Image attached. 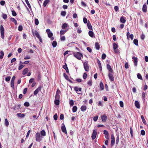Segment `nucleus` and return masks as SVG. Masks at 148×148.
<instances>
[{
  "label": "nucleus",
  "mask_w": 148,
  "mask_h": 148,
  "mask_svg": "<svg viewBox=\"0 0 148 148\" xmlns=\"http://www.w3.org/2000/svg\"><path fill=\"white\" fill-rule=\"evenodd\" d=\"M111 145L112 146H113L115 142V138L113 134H112L111 136Z\"/></svg>",
  "instance_id": "8"
},
{
  "label": "nucleus",
  "mask_w": 148,
  "mask_h": 148,
  "mask_svg": "<svg viewBox=\"0 0 148 148\" xmlns=\"http://www.w3.org/2000/svg\"><path fill=\"white\" fill-rule=\"evenodd\" d=\"M61 129L62 131L65 134H67V132L66 128L64 123L62 124V126L61 127Z\"/></svg>",
  "instance_id": "7"
},
{
  "label": "nucleus",
  "mask_w": 148,
  "mask_h": 148,
  "mask_svg": "<svg viewBox=\"0 0 148 148\" xmlns=\"http://www.w3.org/2000/svg\"><path fill=\"white\" fill-rule=\"evenodd\" d=\"M107 68L108 70L109 73H113V70L110 66V65L109 64H108L107 65Z\"/></svg>",
  "instance_id": "14"
},
{
  "label": "nucleus",
  "mask_w": 148,
  "mask_h": 148,
  "mask_svg": "<svg viewBox=\"0 0 148 148\" xmlns=\"http://www.w3.org/2000/svg\"><path fill=\"white\" fill-rule=\"evenodd\" d=\"M57 42L55 41H54L52 43V45L53 47H55L57 46Z\"/></svg>",
  "instance_id": "42"
},
{
  "label": "nucleus",
  "mask_w": 148,
  "mask_h": 148,
  "mask_svg": "<svg viewBox=\"0 0 148 148\" xmlns=\"http://www.w3.org/2000/svg\"><path fill=\"white\" fill-rule=\"evenodd\" d=\"M60 92V90L58 89L56 93L55 99L60 100V96L59 94Z\"/></svg>",
  "instance_id": "4"
},
{
  "label": "nucleus",
  "mask_w": 148,
  "mask_h": 148,
  "mask_svg": "<svg viewBox=\"0 0 148 148\" xmlns=\"http://www.w3.org/2000/svg\"><path fill=\"white\" fill-rule=\"evenodd\" d=\"M41 134L42 136H45L46 135V132L44 130H42L41 131Z\"/></svg>",
  "instance_id": "45"
},
{
  "label": "nucleus",
  "mask_w": 148,
  "mask_h": 148,
  "mask_svg": "<svg viewBox=\"0 0 148 148\" xmlns=\"http://www.w3.org/2000/svg\"><path fill=\"white\" fill-rule=\"evenodd\" d=\"M87 26L88 29L90 30H92V26L91 24V23L89 21H88V22Z\"/></svg>",
  "instance_id": "18"
},
{
  "label": "nucleus",
  "mask_w": 148,
  "mask_h": 148,
  "mask_svg": "<svg viewBox=\"0 0 148 148\" xmlns=\"http://www.w3.org/2000/svg\"><path fill=\"white\" fill-rule=\"evenodd\" d=\"M97 134L96 130H93V132L91 136V137L92 140H94L96 137V135Z\"/></svg>",
  "instance_id": "6"
},
{
  "label": "nucleus",
  "mask_w": 148,
  "mask_h": 148,
  "mask_svg": "<svg viewBox=\"0 0 148 148\" xmlns=\"http://www.w3.org/2000/svg\"><path fill=\"white\" fill-rule=\"evenodd\" d=\"M83 20L84 23L85 24H86L87 23V19L86 18L84 17L83 18Z\"/></svg>",
  "instance_id": "64"
},
{
  "label": "nucleus",
  "mask_w": 148,
  "mask_h": 148,
  "mask_svg": "<svg viewBox=\"0 0 148 148\" xmlns=\"http://www.w3.org/2000/svg\"><path fill=\"white\" fill-rule=\"evenodd\" d=\"M66 32V30H64L63 29H61L60 32V35H62L64 34Z\"/></svg>",
  "instance_id": "38"
},
{
  "label": "nucleus",
  "mask_w": 148,
  "mask_h": 148,
  "mask_svg": "<svg viewBox=\"0 0 148 148\" xmlns=\"http://www.w3.org/2000/svg\"><path fill=\"white\" fill-rule=\"evenodd\" d=\"M23 27L22 25H20L18 27V30L19 31H21L23 30Z\"/></svg>",
  "instance_id": "49"
},
{
  "label": "nucleus",
  "mask_w": 148,
  "mask_h": 148,
  "mask_svg": "<svg viewBox=\"0 0 148 148\" xmlns=\"http://www.w3.org/2000/svg\"><path fill=\"white\" fill-rule=\"evenodd\" d=\"M34 33L35 35L39 39L40 37L39 33L36 31H35Z\"/></svg>",
  "instance_id": "26"
},
{
  "label": "nucleus",
  "mask_w": 148,
  "mask_h": 148,
  "mask_svg": "<svg viewBox=\"0 0 148 148\" xmlns=\"http://www.w3.org/2000/svg\"><path fill=\"white\" fill-rule=\"evenodd\" d=\"M19 65L18 69L19 70L21 69L24 66V65L23 64Z\"/></svg>",
  "instance_id": "62"
},
{
  "label": "nucleus",
  "mask_w": 148,
  "mask_h": 148,
  "mask_svg": "<svg viewBox=\"0 0 148 148\" xmlns=\"http://www.w3.org/2000/svg\"><path fill=\"white\" fill-rule=\"evenodd\" d=\"M135 105L136 107L137 108H139L140 105L139 102L137 101H136L135 102Z\"/></svg>",
  "instance_id": "19"
},
{
  "label": "nucleus",
  "mask_w": 148,
  "mask_h": 148,
  "mask_svg": "<svg viewBox=\"0 0 148 148\" xmlns=\"http://www.w3.org/2000/svg\"><path fill=\"white\" fill-rule=\"evenodd\" d=\"M25 106L26 107H29V103L28 102H25L24 104Z\"/></svg>",
  "instance_id": "52"
},
{
  "label": "nucleus",
  "mask_w": 148,
  "mask_h": 148,
  "mask_svg": "<svg viewBox=\"0 0 148 148\" xmlns=\"http://www.w3.org/2000/svg\"><path fill=\"white\" fill-rule=\"evenodd\" d=\"M17 115L18 117L21 118H23L25 116V115L24 114L22 113H17Z\"/></svg>",
  "instance_id": "30"
},
{
  "label": "nucleus",
  "mask_w": 148,
  "mask_h": 148,
  "mask_svg": "<svg viewBox=\"0 0 148 148\" xmlns=\"http://www.w3.org/2000/svg\"><path fill=\"white\" fill-rule=\"evenodd\" d=\"M118 47V45L115 43H114L113 44V48L114 50H115Z\"/></svg>",
  "instance_id": "39"
},
{
  "label": "nucleus",
  "mask_w": 148,
  "mask_h": 148,
  "mask_svg": "<svg viewBox=\"0 0 148 148\" xmlns=\"http://www.w3.org/2000/svg\"><path fill=\"white\" fill-rule=\"evenodd\" d=\"M28 71V69L26 68L24 69L23 71L22 74L23 75H25L26 74Z\"/></svg>",
  "instance_id": "20"
},
{
  "label": "nucleus",
  "mask_w": 148,
  "mask_h": 148,
  "mask_svg": "<svg viewBox=\"0 0 148 148\" xmlns=\"http://www.w3.org/2000/svg\"><path fill=\"white\" fill-rule=\"evenodd\" d=\"M46 32L48 34V37L49 38H51L53 36V34L51 31L50 29H47L46 30Z\"/></svg>",
  "instance_id": "5"
},
{
  "label": "nucleus",
  "mask_w": 148,
  "mask_h": 148,
  "mask_svg": "<svg viewBox=\"0 0 148 148\" xmlns=\"http://www.w3.org/2000/svg\"><path fill=\"white\" fill-rule=\"evenodd\" d=\"M142 99L143 102H145V94L144 92L142 93Z\"/></svg>",
  "instance_id": "24"
},
{
  "label": "nucleus",
  "mask_w": 148,
  "mask_h": 148,
  "mask_svg": "<svg viewBox=\"0 0 148 148\" xmlns=\"http://www.w3.org/2000/svg\"><path fill=\"white\" fill-rule=\"evenodd\" d=\"M95 47L96 49L99 50L100 48L98 42H96L95 43Z\"/></svg>",
  "instance_id": "25"
},
{
  "label": "nucleus",
  "mask_w": 148,
  "mask_h": 148,
  "mask_svg": "<svg viewBox=\"0 0 148 148\" xmlns=\"http://www.w3.org/2000/svg\"><path fill=\"white\" fill-rule=\"evenodd\" d=\"M4 29L2 25L0 26V32L1 33H4Z\"/></svg>",
  "instance_id": "37"
},
{
  "label": "nucleus",
  "mask_w": 148,
  "mask_h": 148,
  "mask_svg": "<svg viewBox=\"0 0 148 148\" xmlns=\"http://www.w3.org/2000/svg\"><path fill=\"white\" fill-rule=\"evenodd\" d=\"M50 2L49 0H45L44 2L43 5L44 7H46L47 3Z\"/></svg>",
  "instance_id": "29"
},
{
  "label": "nucleus",
  "mask_w": 148,
  "mask_h": 148,
  "mask_svg": "<svg viewBox=\"0 0 148 148\" xmlns=\"http://www.w3.org/2000/svg\"><path fill=\"white\" fill-rule=\"evenodd\" d=\"M88 34L89 36L91 37H93L94 36V33L92 31H90L88 32Z\"/></svg>",
  "instance_id": "21"
},
{
  "label": "nucleus",
  "mask_w": 148,
  "mask_h": 148,
  "mask_svg": "<svg viewBox=\"0 0 148 148\" xmlns=\"http://www.w3.org/2000/svg\"><path fill=\"white\" fill-rule=\"evenodd\" d=\"M73 55L74 57L79 60L81 59V57L83 58V57L82 54L79 52H76L74 53Z\"/></svg>",
  "instance_id": "1"
},
{
  "label": "nucleus",
  "mask_w": 148,
  "mask_h": 148,
  "mask_svg": "<svg viewBox=\"0 0 148 148\" xmlns=\"http://www.w3.org/2000/svg\"><path fill=\"white\" fill-rule=\"evenodd\" d=\"M120 21L121 23H125L126 22V20L123 16H122L121 17Z\"/></svg>",
  "instance_id": "23"
},
{
  "label": "nucleus",
  "mask_w": 148,
  "mask_h": 148,
  "mask_svg": "<svg viewBox=\"0 0 148 148\" xmlns=\"http://www.w3.org/2000/svg\"><path fill=\"white\" fill-rule=\"evenodd\" d=\"M0 59H2L4 55V53L3 51H1L0 52Z\"/></svg>",
  "instance_id": "32"
},
{
  "label": "nucleus",
  "mask_w": 148,
  "mask_h": 148,
  "mask_svg": "<svg viewBox=\"0 0 148 148\" xmlns=\"http://www.w3.org/2000/svg\"><path fill=\"white\" fill-rule=\"evenodd\" d=\"M5 124L6 126H8L9 124V123L6 118L5 119Z\"/></svg>",
  "instance_id": "43"
},
{
  "label": "nucleus",
  "mask_w": 148,
  "mask_h": 148,
  "mask_svg": "<svg viewBox=\"0 0 148 148\" xmlns=\"http://www.w3.org/2000/svg\"><path fill=\"white\" fill-rule=\"evenodd\" d=\"M81 110L83 112L85 111L87 109V107L85 106H82L81 107Z\"/></svg>",
  "instance_id": "22"
},
{
  "label": "nucleus",
  "mask_w": 148,
  "mask_h": 148,
  "mask_svg": "<svg viewBox=\"0 0 148 148\" xmlns=\"http://www.w3.org/2000/svg\"><path fill=\"white\" fill-rule=\"evenodd\" d=\"M97 62L99 68L100 70L101 71H102V67L101 63L100 62L98 59H97Z\"/></svg>",
  "instance_id": "16"
},
{
  "label": "nucleus",
  "mask_w": 148,
  "mask_h": 148,
  "mask_svg": "<svg viewBox=\"0 0 148 148\" xmlns=\"http://www.w3.org/2000/svg\"><path fill=\"white\" fill-rule=\"evenodd\" d=\"M106 57V54L104 53H103V54H102V56H101L102 59L103 60H104L105 59Z\"/></svg>",
  "instance_id": "55"
},
{
  "label": "nucleus",
  "mask_w": 148,
  "mask_h": 148,
  "mask_svg": "<svg viewBox=\"0 0 148 148\" xmlns=\"http://www.w3.org/2000/svg\"><path fill=\"white\" fill-rule=\"evenodd\" d=\"M10 20L11 21L14 23L15 25L17 24V21L14 18H11Z\"/></svg>",
  "instance_id": "31"
},
{
  "label": "nucleus",
  "mask_w": 148,
  "mask_h": 148,
  "mask_svg": "<svg viewBox=\"0 0 148 148\" xmlns=\"http://www.w3.org/2000/svg\"><path fill=\"white\" fill-rule=\"evenodd\" d=\"M134 43L136 46H138V41L137 39H134L133 40Z\"/></svg>",
  "instance_id": "34"
},
{
  "label": "nucleus",
  "mask_w": 148,
  "mask_h": 148,
  "mask_svg": "<svg viewBox=\"0 0 148 148\" xmlns=\"http://www.w3.org/2000/svg\"><path fill=\"white\" fill-rule=\"evenodd\" d=\"M101 117L102 122H106L107 117L106 114H104L101 116Z\"/></svg>",
  "instance_id": "11"
},
{
  "label": "nucleus",
  "mask_w": 148,
  "mask_h": 148,
  "mask_svg": "<svg viewBox=\"0 0 148 148\" xmlns=\"http://www.w3.org/2000/svg\"><path fill=\"white\" fill-rule=\"evenodd\" d=\"M92 80L91 79L90 80L87 82V84L90 86H91L92 85Z\"/></svg>",
  "instance_id": "51"
},
{
  "label": "nucleus",
  "mask_w": 148,
  "mask_h": 148,
  "mask_svg": "<svg viewBox=\"0 0 148 148\" xmlns=\"http://www.w3.org/2000/svg\"><path fill=\"white\" fill-rule=\"evenodd\" d=\"M74 104V101L73 100L71 99L69 100V104L70 106H73Z\"/></svg>",
  "instance_id": "41"
},
{
  "label": "nucleus",
  "mask_w": 148,
  "mask_h": 148,
  "mask_svg": "<svg viewBox=\"0 0 148 148\" xmlns=\"http://www.w3.org/2000/svg\"><path fill=\"white\" fill-rule=\"evenodd\" d=\"M147 5L145 4H144L143 5V8H142L143 11V12H146L147 11Z\"/></svg>",
  "instance_id": "17"
},
{
  "label": "nucleus",
  "mask_w": 148,
  "mask_h": 148,
  "mask_svg": "<svg viewBox=\"0 0 148 148\" xmlns=\"http://www.w3.org/2000/svg\"><path fill=\"white\" fill-rule=\"evenodd\" d=\"M98 118V115H97L95 116L94 118H93V120L94 121H96Z\"/></svg>",
  "instance_id": "54"
},
{
  "label": "nucleus",
  "mask_w": 148,
  "mask_h": 148,
  "mask_svg": "<svg viewBox=\"0 0 148 148\" xmlns=\"http://www.w3.org/2000/svg\"><path fill=\"white\" fill-rule=\"evenodd\" d=\"M87 77V74L86 73H84L83 75V78L84 79H86Z\"/></svg>",
  "instance_id": "57"
},
{
  "label": "nucleus",
  "mask_w": 148,
  "mask_h": 148,
  "mask_svg": "<svg viewBox=\"0 0 148 148\" xmlns=\"http://www.w3.org/2000/svg\"><path fill=\"white\" fill-rule=\"evenodd\" d=\"M25 2L29 8H31L30 5L28 0H25Z\"/></svg>",
  "instance_id": "44"
},
{
  "label": "nucleus",
  "mask_w": 148,
  "mask_h": 148,
  "mask_svg": "<svg viewBox=\"0 0 148 148\" xmlns=\"http://www.w3.org/2000/svg\"><path fill=\"white\" fill-rule=\"evenodd\" d=\"M12 14L13 16H16L17 14L15 11L14 10H12Z\"/></svg>",
  "instance_id": "59"
},
{
  "label": "nucleus",
  "mask_w": 148,
  "mask_h": 148,
  "mask_svg": "<svg viewBox=\"0 0 148 148\" xmlns=\"http://www.w3.org/2000/svg\"><path fill=\"white\" fill-rule=\"evenodd\" d=\"M34 33L35 35L39 39L40 37L39 33L36 31H35Z\"/></svg>",
  "instance_id": "27"
},
{
  "label": "nucleus",
  "mask_w": 148,
  "mask_h": 148,
  "mask_svg": "<svg viewBox=\"0 0 148 148\" xmlns=\"http://www.w3.org/2000/svg\"><path fill=\"white\" fill-rule=\"evenodd\" d=\"M119 136L118 135L117 136L116 138V144L117 145L119 142Z\"/></svg>",
  "instance_id": "60"
},
{
  "label": "nucleus",
  "mask_w": 148,
  "mask_h": 148,
  "mask_svg": "<svg viewBox=\"0 0 148 148\" xmlns=\"http://www.w3.org/2000/svg\"><path fill=\"white\" fill-rule=\"evenodd\" d=\"M140 133L141 135L143 136H144L145 135V131L144 130H141Z\"/></svg>",
  "instance_id": "63"
},
{
  "label": "nucleus",
  "mask_w": 148,
  "mask_h": 148,
  "mask_svg": "<svg viewBox=\"0 0 148 148\" xmlns=\"http://www.w3.org/2000/svg\"><path fill=\"white\" fill-rule=\"evenodd\" d=\"M53 118L56 121L58 119V115L57 114H55L53 116Z\"/></svg>",
  "instance_id": "58"
},
{
  "label": "nucleus",
  "mask_w": 148,
  "mask_h": 148,
  "mask_svg": "<svg viewBox=\"0 0 148 148\" xmlns=\"http://www.w3.org/2000/svg\"><path fill=\"white\" fill-rule=\"evenodd\" d=\"M21 105L20 104L18 105H16L14 107V110H15V108L17 109H19L21 108Z\"/></svg>",
  "instance_id": "47"
},
{
  "label": "nucleus",
  "mask_w": 148,
  "mask_h": 148,
  "mask_svg": "<svg viewBox=\"0 0 148 148\" xmlns=\"http://www.w3.org/2000/svg\"><path fill=\"white\" fill-rule=\"evenodd\" d=\"M132 59L134 60V63L135 66H137L138 62V58L137 57H135L134 56L132 58Z\"/></svg>",
  "instance_id": "12"
},
{
  "label": "nucleus",
  "mask_w": 148,
  "mask_h": 148,
  "mask_svg": "<svg viewBox=\"0 0 148 148\" xmlns=\"http://www.w3.org/2000/svg\"><path fill=\"white\" fill-rule=\"evenodd\" d=\"M141 119L142 120L143 122V123L144 124H145L146 123V121L145 120L144 118V117L143 115L141 116Z\"/></svg>",
  "instance_id": "48"
},
{
  "label": "nucleus",
  "mask_w": 148,
  "mask_h": 148,
  "mask_svg": "<svg viewBox=\"0 0 148 148\" xmlns=\"http://www.w3.org/2000/svg\"><path fill=\"white\" fill-rule=\"evenodd\" d=\"M137 77L138 78V79H140L141 80H143V78H142V76H141V75L140 73H138L137 74Z\"/></svg>",
  "instance_id": "40"
},
{
  "label": "nucleus",
  "mask_w": 148,
  "mask_h": 148,
  "mask_svg": "<svg viewBox=\"0 0 148 148\" xmlns=\"http://www.w3.org/2000/svg\"><path fill=\"white\" fill-rule=\"evenodd\" d=\"M74 90L77 92V93L78 94H80V93H79L78 92V87L77 86H75L74 87Z\"/></svg>",
  "instance_id": "46"
},
{
  "label": "nucleus",
  "mask_w": 148,
  "mask_h": 148,
  "mask_svg": "<svg viewBox=\"0 0 148 148\" xmlns=\"http://www.w3.org/2000/svg\"><path fill=\"white\" fill-rule=\"evenodd\" d=\"M77 107L76 106H74L72 108V111L73 112H75L77 110Z\"/></svg>",
  "instance_id": "36"
},
{
  "label": "nucleus",
  "mask_w": 148,
  "mask_h": 148,
  "mask_svg": "<svg viewBox=\"0 0 148 148\" xmlns=\"http://www.w3.org/2000/svg\"><path fill=\"white\" fill-rule=\"evenodd\" d=\"M36 140L40 142L42 140L41 138L40 135L39 133L37 132L36 134Z\"/></svg>",
  "instance_id": "2"
},
{
  "label": "nucleus",
  "mask_w": 148,
  "mask_h": 148,
  "mask_svg": "<svg viewBox=\"0 0 148 148\" xmlns=\"http://www.w3.org/2000/svg\"><path fill=\"white\" fill-rule=\"evenodd\" d=\"M54 103L56 105H58L60 104V100L55 99Z\"/></svg>",
  "instance_id": "28"
},
{
  "label": "nucleus",
  "mask_w": 148,
  "mask_h": 148,
  "mask_svg": "<svg viewBox=\"0 0 148 148\" xmlns=\"http://www.w3.org/2000/svg\"><path fill=\"white\" fill-rule=\"evenodd\" d=\"M41 89V86H39L34 91V95H36L38 93V92L40 91Z\"/></svg>",
  "instance_id": "13"
},
{
  "label": "nucleus",
  "mask_w": 148,
  "mask_h": 148,
  "mask_svg": "<svg viewBox=\"0 0 148 148\" xmlns=\"http://www.w3.org/2000/svg\"><path fill=\"white\" fill-rule=\"evenodd\" d=\"M100 87L101 90H102L104 89V86L103 83L102 82H101L100 83Z\"/></svg>",
  "instance_id": "35"
},
{
  "label": "nucleus",
  "mask_w": 148,
  "mask_h": 148,
  "mask_svg": "<svg viewBox=\"0 0 148 148\" xmlns=\"http://www.w3.org/2000/svg\"><path fill=\"white\" fill-rule=\"evenodd\" d=\"M112 73H109L108 74V76L109 77V79L110 81L111 82L113 81L114 80V77L113 76V75L112 74Z\"/></svg>",
  "instance_id": "9"
},
{
  "label": "nucleus",
  "mask_w": 148,
  "mask_h": 148,
  "mask_svg": "<svg viewBox=\"0 0 148 148\" xmlns=\"http://www.w3.org/2000/svg\"><path fill=\"white\" fill-rule=\"evenodd\" d=\"M84 67L85 70L86 71H88L89 69V67L88 65V62H84L83 63Z\"/></svg>",
  "instance_id": "3"
},
{
  "label": "nucleus",
  "mask_w": 148,
  "mask_h": 148,
  "mask_svg": "<svg viewBox=\"0 0 148 148\" xmlns=\"http://www.w3.org/2000/svg\"><path fill=\"white\" fill-rule=\"evenodd\" d=\"M2 17L4 19H5L7 18V15L6 14H3Z\"/></svg>",
  "instance_id": "61"
},
{
  "label": "nucleus",
  "mask_w": 148,
  "mask_h": 148,
  "mask_svg": "<svg viewBox=\"0 0 148 148\" xmlns=\"http://www.w3.org/2000/svg\"><path fill=\"white\" fill-rule=\"evenodd\" d=\"M15 78V76H13L11 79V86L12 88H14V82Z\"/></svg>",
  "instance_id": "10"
},
{
  "label": "nucleus",
  "mask_w": 148,
  "mask_h": 148,
  "mask_svg": "<svg viewBox=\"0 0 148 148\" xmlns=\"http://www.w3.org/2000/svg\"><path fill=\"white\" fill-rule=\"evenodd\" d=\"M63 76L64 77L66 80L69 81L71 83H73V82L69 79L68 76L65 73H64Z\"/></svg>",
  "instance_id": "15"
},
{
  "label": "nucleus",
  "mask_w": 148,
  "mask_h": 148,
  "mask_svg": "<svg viewBox=\"0 0 148 148\" xmlns=\"http://www.w3.org/2000/svg\"><path fill=\"white\" fill-rule=\"evenodd\" d=\"M11 78V77L10 76H8L5 78V80L8 82L10 81Z\"/></svg>",
  "instance_id": "56"
},
{
  "label": "nucleus",
  "mask_w": 148,
  "mask_h": 148,
  "mask_svg": "<svg viewBox=\"0 0 148 148\" xmlns=\"http://www.w3.org/2000/svg\"><path fill=\"white\" fill-rule=\"evenodd\" d=\"M35 25H38L39 24V21L38 19L36 18L35 19Z\"/></svg>",
  "instance_id": "53"
},
{
  "label": "nucleus",
  "mask_w": 148,
  "mask_h": 148,
  "mask_svg": "<svg viewBox=\"0 0 148 148\" xmlns=\"http://www.w3.org/2000/svg\"><path fill=\"white\" fill-rule=\"evenodd\" d=\"M66 14V11H62L61 13V15L62 16H65Z\"/></svg>",
  "instance_id": "50"
},
{
  "label": "nucleus",
  "mask_w": 148,
  "mask_h": 148,
  "mask_svg": "<svg viewBox=\"0 0 148 148\" xmlns=\"http://www.w3.org/2000/svg\"><path fill=\"white\" fill-rule=\"evenodd\" d=\"M68 26V24L66 23H64L62 24V27L63 29H65Z\"/></svg>",
  "instance_id": "33"
}]
</instances>
